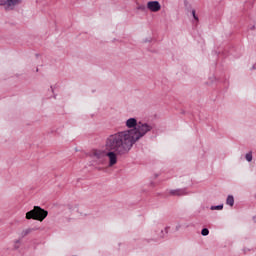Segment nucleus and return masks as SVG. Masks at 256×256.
I'll use <instances>...</instances> for the list:
<instances>
[{
    "instance_id": "7",
    "label": "nucleus",
    "mask_w": 256,
    "mask_h": 256,
    "mask_svg": "<svg viewBox=\"0 0 256 256\" xmlns=\"http://www.w3.org/2000/svg\"><path fill=\"white\" fill-rule=\"evenodd\" d=\"M139 125V122H137V118H129L126 120V127L128 129H135Z\"/></svg>"
},
{
    "instance_id": "19",
    "label": "nucleus",
    "mask_w": 256,
    "mask_h": 256,
    "mask_svg": "<svg viewBox=\"0 0 256 256\" xmlns=\"http://www.w3.org/2000/svg\"><path fill=\"white\" fill-rule=\"evenodd\" d=\"M51 89H52V93L54 92V90H53V86H51Z\"/></svg>"
},
{
    "instance_id": "10",
    "label": "nucleus",
    "mask_w": 256,
    "mask_h": 256,
    "mask_svg": "<svg viewBox=\"0 0 256 256\" xmlns=\"http://www.w3.org/2000/svg\"><path fill=\"white\" fill-rule=\"evenodd\" d=\"M210 209H211V211H221V210H223V204L211 206Z\"/></svg>"
},
{
    "instance_id": "8",
    "label": "nucleus",
    "mask_w": 256,
    "mask_h": 256,
    "mask_svg": "<svg viewBox=\"0 0 256 256\" xmlns=\"http://www.w3.org/2000/svg\"><path fill=\"white\" fill-rule=\"evenodd\" d=\"M226 205H229L230 207H233L235 205V198L233 195H228L226 199Z\"/></svg>"
},
{
    "instance_id": "2",
    "label": "nucleus",
    "mask_w": 256,
    "mask_h": 256,
    "mask_svg": "<svg viewBox=\"0 0 256 256\" xmlns=\"http://www.w3.org/2000/svg\"><path fill=\"white\" fill-rule=\"evenodd\" d=\"M154 129L155 124L139 121L136 128L118 132L116 135L119 139L118 142L121 143L128 154L133 149L136 141H139V139H142V137H145L146 134Z\"/></svg>"
},
{
    "instance_id": "5",
    "label": "nucleus",
    "mask_w": 256,
    "mask_h": 256,
    "mask_svg": "<svg viewBox=\"0 0 256 256\" xmlns=\"http://www.w3.org/2000/svg\"><path fill=\"white\" fill-rule=\"evenodd\" d=\"M147 8L149 11H152V13H157V11H161V4L159 1H149L147 3Z\"/></svg>"
},
{
    "instance_id": "20",
    "label": "nucleus",
    "mask_w": 256,
    "mask_h": 256,
    "mask_svg": "<svg viewBox=\"0 0 256 256\" xmlns=\"http://www.w3.org/2000/svg\"><path fill=\"white\" fill-rule=\"evenodd\" d=\"M54 99H57V96H56V95H54Z\"/></svg>"
},
{
    "instance_id": "17",
    "label": "nucleus",
    "mask_w": 256,
    "mask_h": 256,
    "mask_svg": "<svg viewBox=\"0 0 256 256\" xmlns=\"http://www.w3.org/2000/svg\"><path fill=\"white\" fill-rule=\"evenodd\" d=\"M14 249H19V246L15 245V246H14Z\"/></svg>"
},
{
    "instance_id": "14",
    "label": "nucleus",
    "mask_w": 256,
    "mask_h": 256,
    "mask_svg": "<svg viewBox=\"0 0 256 256\" xmlns=\"http://www.w3.org/2000/svg\"><path fill=\"white\" fill-rule=\"evenodd\" d=\"M165 233H166V234L169 233V226H167V227L165 228Z\"/></svg>"
},
{
    "instance_id": "15",
    "label": "nucleus",
    "mask_w": 256,
    "mask_h": 256,
    "mask_svg": "<svg viewBox=\"0 0 256 256\" xmlns=\"http://www.w3.org/2000/svg\"><path fill=\"white\" fill-rule=\"evenodd\" d=\"M179 229H181V225L176 226V231H179Z\"/></svg>"
},
{
    "instance_id": "1",
    "label": "nucleus",
    "mask_w": 256,
    "mask_h": 256,
    "mask_svg": "<svg viewBox=\"0 0 256 256\" xmlns=\"http://www.w3.org/2000/svg\"><path fill=\"white\" fill-rule=\"evenodd\" d=\"M105 149L103 150H95L93 152V157L98 159L100 163H103L105 157L109 159V167H113V165H117V157H123V155H127V151L125 150L123 144L119 142V136L117 133L110 135L105 141Z\"/></svg>"
},
{
    "instance_id": "21",
    "label": "nucleus",
    "mask_w": 256,
    "mask_h": 256,
    "mask_svg": "<svg viewBox=\"0 0 256 256\" xmlns=\"http://www.w3.org/2000/svg\"><path fill=\"white\" fill-rule=\"evenodd\" d=\"M147 41H149V40H145V43H147Z\"/></svg>"
},
{
    "instance_id": "16",
    "label": "nucleus",
    "mask_w": 256,
    "mask_h": 256,
    "mask_svg": "<svg viewBox=\"0 0 256 256\" xmlns=\"http://www.w3.org/2000/svg\"><path fill=\"white\" fill-rule=\"evenodd\" d=\"M251 31H253L255 29V25H253L252 27H250Z\"/></svg>"
},
{
    "instance_id": "9",
    "label": "nucleus",
    "mask_w": 256,
    "mask_h": 256,
    "mask_svg": "<svg viewBox=\"0 0 256 256\" xmlns=\"http://www.w3.org/2000/svg\"><path fill=\"white\" fill-rule=\"evenodd\" d=\"M33 231H37V228H28L22 231L21 236L22 237H27L29 233H33Z\"/></svg>"
},
{
    "instance_id": "4",
    "label": "nucleus",
    "mask_w": 256,
    "mask_h": 256,
    "mask_svg": "<svg viewBox=\"0 0 256 256\" xmlns=\"http://www.w3.org/2000/svg\"><path fill=\"white\" fill-rule=\"evenodd\" d=\"M23 0H0V6L4 7L5 11H15Z\"/></svg>"
},
{
    "instance_id": "18",
    "label": "nucleus",
    "mask_w": 256,
    "mask_h": 256,
    "mask_svg": "<svg viewBox=\"0 0 256 256\" xmlns=\"http://www.w3.org/2000/svg\"><path fill=\"white\" fill-rule=\"evenodd\" d=\"M16 243H21V241H19V240H16Z\"/></svg>"
},
{
    "instance_id": "13",
    "label": "nucleus",
    "mask_w": 256,
    "mask_h": 256,
    "mask_svg": "<svg viewBox=\"0 0 256 256\" xmlns=\"http://www.w3.org/2000/svg\"><path fill=\"white\" fill-rule=\"evenodd\" d=\"M192 16H193V19H195V21L197 23H199V16H197L196 12H195V9L192 10Z\"/></svg>"
},
{
    "instance_id": "11",
    "label": "nucleus",
    "mask_w": 256,
    "mask_h": 256,
    "mask_svg": "<svg viewBox=\"0 0 256 256\" xmlns=\"http://www.w3.org/2000/svg\"><path fill=\"white\" fill-rule=\"evenodd\" d=\"M246 161H248V163H251V161H253V153L252 152H248L245 156Z\"/></svg>"
},
{
    "instance_id": "3",
    "label": "nucleus",
    "mask_w": 256,
    "mask_h": 256,
    "mask_svg": "<svg viewBox=\"0 0 256 256\" xmlns=\"http://www.w3.org/2000/svg\"><path fill=\"white\" fill-rule=\"evenodd\" d=\"M49 215V212L41 206H34V208L26 213V219H34V221H45V218Z\"/></svg>"
},
{
    "instance_id": "12",
    "label": "nucleus",
    "mask_w": 256,
    "mask_h": 256,
    "mask_svg": "<svg viewBox=\"0 0 256 256\" xmlns=\"http://www.w3.org/2000/svg\"><path fill=\"white\" fill-rule=\"evenodd\" d=\"M201 235H203V237H207V235H209V229L208 228H203L201 230Z\"/></svg>"
},
{
    "instance_id": "6",
    "label": "nucleus",
    "mask_w": 256,
    "mask_h": 256,
    "mask_svg": "<svg viewBox=\"0 0 256 256\" xmlns=\"http://www.w3.org/2000/svg\"><path fill=\"white\" fill-rule=\"evenodd\" d=\"M170 195L174 197H183V195H187V188L170 190Z\"/></svg>"
}]
</instances>
